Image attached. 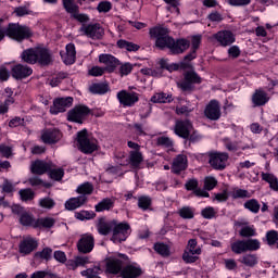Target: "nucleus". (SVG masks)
Instances as JSON below:
<instances>
[{
	"label": "nucleus",
	"mask_w": 278,
	"mask_h": 278,
	"mask_svg": "<svg viewBox=\"0 0 278 278\" xmlns=\"http://www.w3.org/2000/svg\"><path fill=\"white\" fill-rule=\"evenodd\" d=\"M21 58L26 64L39 63L41 66H49L53 63L51 52L46 48H30L22 52Z\"/></svg>",
	"instance_id": "1"
},
{
	"label": "nucleus",
	"mask_w": 278,
	"mask_h": 278,
	"mask_svg": "<svg viewBox=\"0 0 278 278\" xmlns=\"http://www.w3.org/2000/svg\"><path fill=\"white\" fill-rule=\"evenodd\" d=\"M5 36L16 40L17 42H22V40L31 38V29H29L27 26L11 23L7 28H0V42L3 40V38H5Z\"/></svg>",
	"instance_id": "2"
},
{
	"label": "nucleus",
	"mask_w": 278,
	"mask_h": 278,
	"mask_svg": "<svg viewBox=\"0 0 278 278\" xmlns=\"http://www.w3.org/2000/svg\"><path fill=\"white\" fill-rule=\"evenodd\" d=\"M151 38H155V47L157 49H170L174 38L168 36V28L156 26L150 29Z\"/></svg>",
	"instance_id": "3"
},
{
	"label": "nucleus",
	"mask_w": 278,
	"mask_h": 278,
	"mask_svg": "<svg viewBox=\"0 0 278 278\" xmlns=\"http://www.w3.org/2000/svg\"><path fill=\"white\" fill-rule=\"evenodd\" d=\"M260 249V241L257 239L239 240L231 244L232 253L240 255L247 251H257Z\"/></svg>",
	"instance_id": "4"
},
{
	"label": "nucleus",
	"mask_w": 278,
	"mask_h": 278,
	"mask_svg": "<svg viewBox=\"0 0 278 278\" xmlns=\"http://www.w3.org/2000/svg\"><path fill=\"white\" fill-rule=\"evenodd\" d=\"M227 160L229 154L225 152H210L208 164L214 170H225L227 168Z\"/></svg>",
	"instance_id": "5"
},
{
	"label": "nucleus",
	"mask_w": 278,
	"mask_h": 278,
	"mask_svg": "<svg viewBox=\"0 0 278 278\" xmlns=\"http://www.w3.org/2000/svg\"><path fill=\"white\" fill-rule=\"evenodd\" d=\"M78 148L83 153H94L97 151V144L88 139V130L84 129L77 134Z\"/></svg>",
	"instance_id": "6"
},
{
	"label": "nucleus",
	"mask_w": 278,
	"mask_h": 278,
	"mask_svg": "<svg viewBox=\"0 0 278 278\" xmlns=\"http://www.w3.org/2000/svg\"><path fill=\"white\" fill-rule=\"evenodd\" d=\"M129 229H131V226H129V223L124 222V223L117 224V222L115 220V225L113 226V236L111 240H113V242L115 243L125 242V240H127L129 236Z\"/></svg>",
	"instance_id": "7"
},
{
	"label": "nucleus",
	"mask_w": 278,
	"mask_h": 278,
	"mask_svg": "<svg viewBox=\"0 0 278 278\" xmlns=\"http://www.w3.org/2000/svg\"><path fill=\"white\" fill-rule=\"evenodd\" d=\"M192 84H201V77L194 71L185 73V80L180 83L178 86L185 92H192L194 90Z\"/></svg>",
	"instance_id": "8"
},
{
	"label": "nucleus",
	"mask_w": 278,
	"mask_h": 278,
	"mask_svg": "<svg viewBox=\"0 0 278 278\" xmlns=\"http://www.w3.org/2000/svg\"><path fill=\"white\" fill-rule=\"evenodd\" d=\"M90 114V109L86 105L75 106L73 110L68 112L67 119L73 123H84V118Z\"/></svg>",
	"instance_id": "9"
},
{
	"label": "nucleus",
	"mask_w": 278,
	"mask_h": 278,
	"mask_svg": "<svg viewBox=\"0 0 278 278\" xmlns=\"http://www.w3.org/2000/svg\"><path fill=\"white\" fill-rule=\"evenodd\" d=\"M123 266H125L123 258L111 256L105 260V273L108 275H118L123 273Z\"/></svg>",
	"instance_id": "10"
},
{
	"label": "nucleus",
	"mask_w": 278,
	"mask_h": 278,
	"mask_svg": "<svg viewBox=\"0 0 278 278\" xmlns=\"http://www.w3.org/2000/svg\"><path fill=\"white\" fill-rule=\"evenodd\" d=\"M92 249H94V237L92 235H83L77 242L78 252L86 255L92 253Z\"/></svg>",
	"instance_id": "11"
},
{
	"label": "nucleus",
	"mask_w": 278,
	"mask_h": 278,
	"mask_svg": "<svg viewBox=\"0 0 278 278\" xmlns=\"http://www.w3.org/2000/svg\"><path fill=\"white\" fill-rule=\"evenodd\" d=\"M80 31H83L88 38H92V40H99L103 38L104 34V30L100 24H89L87 26L84 25L80 28Z\"/></svg>",
	"instance_id": "12"
},
{
	"label": "nucleus",
	"mask_w": 278,
	"mask_h": 278,
	"mask_svg": "<svg viewBox=\"0 0 278 278\" xmlns=\"http://www.w3.org/2000/svg\"><path fill=\"white\" fill-rule=\"evenodd\" d=\"M117 99L121 105H124V108H131L138 103L140 98L136 92H127L126 90H122L117 93Z\"/></svg>",
	"instance_id": "13"
},
{
	"label": "nucleus",
	"mask_w": 278,
	"mask_h": 278,
	"mask_svg": "<svg viewBox=\"0 0 278 278\" xmlns=\"http://www.w3.org/2000/svg\"><path fill=\"white\" fill-rule=\"evenodd\" d=\"M51 168H55V164L51 161L37 160L30 166L33 175H45V173H49Z\"/></svg>",
	"instance_id": "14"
},
{
	"label": "nucleus",
	"mask_w": 278,
	"mask_h": 278,
	"mask_svg": "<svg viewBox=\"0 0 278 278\" xmlns=\"http://www.w3.org/2000/svg\"><path fill=\"white\" fill-rule=\"evenodd\" d=\"M192 123L188 119L176 122L175 125V134L179 136V138H190V134H192Z\"/></svg>",
	"instance_id": "15"
},
{
	"label": "nucleus",
	"mask_w": 278,
	"mask_h": 278,
	"mask_svg": "<svg viewBox=\"0 0 278 278\" xmlns=\"http://www.w3.org/2000/svg\"><path fill=\"white\" fill-rule=\"evenodd\" d=\"M220 103L216 100L208 102L204 110V115L208 121H218L220 118Z\"/></svg>",
	"instance_id": "16"
},
{
	"label": "nucleus",
	"mask_w": 278,
	"mask_h": 278,
	"mask_svg": "<svg viewBox=\"0 0 278 278\" xmlns=\"http://www.w3.org/2000/svg\"><path fill=\"white\" fill-rule=\"evenodd\" d=\"M73 105V98H59L54 100L53 105L50 108L51 114H60V112H66L67 108Z\"/></svg>",
	"instance_id": "17"
},
{
	"label": "nucleus",
	"mask_w": 278,
	"mask_h": 278,
	"mask_svg": "<svg viewBox=\"0 0 278 278\" xmlns=\"http://www.w3.org/2000/svg\"><path fill=\"white\" fill-rule=\"evenodd\" d=\"M99 62L106 65L104 70H106L108 73H114L116 67L121 66V61L112 54H100Z\"/></svg>",
	"instance_id": "18"
},
{
	"label": "nucleus",
	"mask_w": 278,
	"mask_h": 278,
	"mask_svg": "<svg viewBox=\"0 0 278 278\" xmlns=\"http://www.w3.org/2000/svg\"><path fill=\"white\" fill-rule=\"evenodd\" d=\"M142 275H144L142 267L134 264L124 266L121 273L122 278H140Z\"/></svg>",
	"instance_id": "19"
},
{
	"label": "nucleus",
	"mask_w": 278,
	"mask_h": 278,
	"mask_svg": "<svg viewBox=\"0 0 278 278\" xmlns=\"http://www.w3.org/2000/svg\"><path fill=\"white\" fill-rule=\"evenodd\" d=\"M41 140L45 142V144H55L62 140V132L59 129L43 130Z\"/></svg>",
	"instance_id": "20"
},
{
	"label": "nucleus",
	"mask_w": 278,
	"mask_h": 278,
	"mask_svg": "<svg viewBox=\"0 0 278 278\" xmlns=\"http://www.w3.org/2000/svg\"><path fill=\"white\" fill-rule=\"evenodd\" d=\"M34 71L31 67L23 64H16L11 70V75L14 79H25L31 75Z\"/></svg>",
	"instance_id": "21"
},
{
	"label": "nucleus",
	"mask_w": 278,
	"mask_h": 278,
	"mask_svg": "<svg viewBox=\"0 0 278 278\" xmlns=\"http://www.w3.org/2000/svg\"><path fill=\"white\" fill-rule=\"evenodd\" d=\"M215 40L222 45V47H229L236 42V36L229 30H220L214 35Z\"/></svg>",
	"instance_id": "22"
},
{
	"label": "nucleus",
	"mask_w": 278,
	"mask_h": 278,
	"mask_svg": "<svg viewBox=\"0 0 278 278\" xmlns=\"http://www.w3.org/2000/svg\"><path fill=\"white\" fill-rule=\"evenodd\" d=\"M190 49V40L187 39H177L173 41L169 51L173 53V55H179L184 53L185 51H188Z\"/></svg>",
	"instance_id": "23"
},
{
	"label": "nucleus",
	"mask_w": 278,
	"mask_h": 278,
	"mask_svg": "<svg viewBox=\"0 0 278 278\" xmlns=\"http://www.w3.org/2000/svg\"><path fill=\"white\" fill-rule=\"evenodd\" d=\"M186 168H188V157L184 154L177 155L172 164V173L179 175Z\"/></svg>",
	"instance_id": "24"
},
{
	"label": "nucleus",
	"mask_w": 278,
	"mask_h": 278,
	"mask_svg": "<svg viewBox=\"0 0 278 278\" xmlns=\"http://www.w3.org/2000/svg\"><path fill=\"white\" fill-rule=\"evenodd\" d=\"M268 101H270V97H268V93L262 89H256L252 94V103L254 104V108L266 105Z\"/></svg>",
	"instance_id": "25"
},
{
	"label": "nucleus",
	"mask_w": 278,
	"mask_h": 278,
	"mask_svg": "<svg viewBox=\"0 0 278 278\" xmlns=\"http://www.w3.org/2000/svg\"><path fill=\"white\" fill-rule=\"evenodd\" d=\"M66 52H60V55L64 62V64L71 65L75 64V58L77 55V52L75 51V45L68 43L66 46Z\"/></svg>",
	"instance_id": "26"
},
{
	"label": "nucleus",
	"mask_w": 278,
	"mask_h": 278,
	"mask_svg": "<svg viewBox=\"0 0 278 278\" xmlns=\"http://www.w3.org/2000/svg\"><path fill=\"white\" fill-rule=\"evenodd\" d=\"M38 249V241L29 238L20 243V253H23L24 255H29L33 251H36Z\"/></svg>",
	"instance_id": "27"
},
{
	"label": "nucleus",
	"mask_w": 278,
	"mask_h": 278,
	"mask_svg": "<svg viewBox=\"0 0 278 278\" xmlns=\"http://www.w3.org/2000/svg\"><path fill=\"white\" fill-rule=\"evenodd\" d=\"M186 190H193V194L195 197H210V193L203 189H197L199 188V181L194 178L189 179L185 185Z\"/></svg>",
	"instance_id": "28"
},
{
	"label": "nucleus",
	"mask_w": 278,
	"mask_h": 278,
	"mask_svg": "<svg viewBox=\"0 0 278 278\" xmlns=\"http://www.w3.org/2000/svg\"><path fill=\"white\" fill-rule=\"evenodd\" d=\"M88 201V197L79 195L77 198H71L65 202V210H77V207H81Z\"/></svg>",
	"instance_id": "29"
},
{
	"label": "nucleus",
	"mask_w": 278,
	"mask_h": 278,
	"mask_svg": "<svg viewBox=\"0 0 278 278\" xmlns=\"http://www.w3.org/2000/svg\"><path fill=\"white\" fill-rule=\"evenodd\" d=\"M88 256H76L74 260H68L65 264L67 270H77L79 266H85L88 264Z\"/></svg>",
	"instance_id": "30"
},
{
	"label": "nucleus",
	"mask_w": 278,
	"mask_h": 278,
	"mask_svg": "<svg viewBox=\"0 0 278 278\" xmlns=\"http://www.w3.org/2000/svg\"><path fill=\"white\" fill-rule=\"evenodd\" d=\"M114 225H116V220L105 222L100 219L98 224V231L101 236H108V233L114 229Z\"/></svg>",
	"instance_id": "31"
},
{
	"label": "nucleus",
	"mask_w": 278,
	"mask_h": 278,
	"mask_svg": "<svg viewBox=\"0 0 278 278\" xmlns=\"http://www.w3.org/2000/svg\"><path fill=\"white\" fill-rule=\"evenodd\" d=\"M37 220L34 215L29 214L28 212L23 213L20 216V223L23 227H33L36 229Z\"/></svg>",
	"instance_id": "32"
},
{
	"label": "nucleus",
	"mask_w": 278,
	"mask_h": 278,
	"mask_svg": "<svg viewBox=\"0 0 278 278\" xmlns=\"http://www.w3.org/2000/svg\"><path fill=\"white\" fill-rule=\"evenodd\" d=\"M89 90L92 94H105L110 92V85L106 83L93 84L90 86Z\"/></svg>",
	"instance_id": "33"
},
{
	"label": "nucleus",
	"mask_w": 278,
	"mask_h": 278,
	"mask_svg": "<svg viewBox=\"0 0 278 278\" xmlns=\"http://www.w3.org/2000/svg\"><path fill=\"white\" fill-rule=\"evenodd\" d=\"M55 225V219L52 217H42L37 219L36 229H51Z\"/></svg>",
	"instance_id": "34"
},
{
	"label": "nucleus",
	"mask_w": 278,
	"mask_h": 278,
	"mask_svg": "<svg viewBox=\"0 0 278 278\" xmlns=\"http://www.w3.org/2000/svg\"><path fill=\"white\" fill-rule=\"evenodd\" d=\"M129 162L132 168H138L140 164L143 162L142 152L140 151H130L129 153Z\"/></svg>",
	"instance_id": "35"
},
{
	"label": "nucleus",
	"mask_w": 278,
	"mask_h": 278,
	"mask_svg": "<svg viewBox=\"0 0 278 278\" xmlns=\"http://www.w3.org/2000/svg\"><path fill=\"white\" fill-rule=\"evenodd\" d=\"M114 207V200L110 198L103 199L100 203L96 205V212H105Z\"/></svg>",
	"instance_id": "36"
},
{
	"label": "nucleus",
	"mask_w": 278,
	"mask_h": 278,
	"mask_svg": "<svg viewBox=\"0 0 278 278\" xmlns=\"http://www.w3.org/2000/svg\"><path fill=\"white\" fill-rule=\"evenodd\" d=\"M172 101H173V96L172 94H166L164 92L155 93L151 98L152 103H172Z\"/></svg>",
	"instance_id": "37"
},
{
	"label": "nucleus",
	"mask_w": 278,
	"mask_h": 278,
	"mask_svg": "<svg viewBox=\"0 0 278 278\" xmlns=\"http://www.w3.org/2000/svg\"><path fill=\"white\" fill-rule=\"evenodd\" d=\"M239 262L244 266H249L250 268H253V266L257 265V255L245 254L239 260Z\"/></svg>",
	"instance_id": "38"
},
{
	"label": "nucleus",
	"mask_w": 278,
	"mask_h": 278,
	"mask_svg": "<svg viewBox=\"0 0 278 278\" xmlns=\"http://www.w3.org/2000/svg\"><path fill=\"white\" fill-rule=\"evenodd\" d=\"M262 179L264 181H267L269 184V187L271 190H275V192H278V179L273 174H262Z\"/></svg>",
	"instance_id": "39"
},
{
	"label": "nucleus",
	"mask_w": 278,
	"mask_h": 278,
	"mask_svg": "<svg viewBox=\"0 0 278 278\" xmlns=\"http://www.w3.org/2000/svg\"><path fill=\"white\" fill-rule=\"evenodd\" d=\"M78 194H83L81 197H86V194H92L94 192V186L91 182H84L83 185L78 186L76 189Z\"/></svg>",
	"instance_id": "40"
},
{
	"label": "nucleus",
	"mask_w": 278,
	"mask_h": 278,
	"mask_svg": "<svg viewBox=\"0 0 278 278\" xmlns=\"http://www.w3.org/2000/svg\"><path fill=\"white\" fill-rule=\"evenodd\" d=\"M117 47L119 49H126V51H138L140 49V46L123 39L117 41Z\"/></svg>",
	"instance_id": "41"
},
{
	"label": "nucleus",
	"mask_w": 278,
	"mask_h": 278,
	"mask_svg": "<svg viewBox=\"0 0 278 278\" xmlns=\"http://www.w3.org/2000/svg\"><path fill=\"white\" fill-rule=\"evenodd\" d=\"M185 251L195 255H201V247L198 245L197 239H190Z\"/></svg>",
	"instance_id": "42"
},
{
	"label": "nucleus",
	"mask_w": 278,
	"mask_h": 278,
	"mask_svg": "<svg viewBox=\"0 0 278 278\" xmlns=\"http://www.w3.org/2000/svg\"><path fill=\"white\" fill-rule=\"evenodd\" d=\"M63 5L66 12H68V14H72V16L79 12V7L73 0H63Z\"/></svg>",
	"instance_id": "43"
},
{
	"label": "nucleus",
	"mask_w": 278,
	"mask_h": 278,
	"mask_svg": "<svg viewBox=\"0 0 278 278\" xmlns=\"http://www.w3.org/2000/svg\"><path fill=\"white\" fill-rule=\"evenodd\" d=\"M152 203L153 201L151 200V198L147 195L139 197L138 199V207L143 211L151 210Z\"/></svg>",
	"instance_id": "44"
},
{
	"label": "nucleus",
	"mask_w": 278,
	"mask_h": 278,
	"mask_svg": "<svg viewBox=\"0 0 278 278\" xmlns=\"http://www.w3.org/2000/svg\"><path fill=\"white\" fill-rule=\"evenodd\" d=\"M180 218L191 219L194 218V210L190 206H185L178 211Z\"/></svg>",
	"instance_id": "45"
},
{
	"label": "nucleus",
	"mask_w": 278,
	"mask_h": 278,
	"mask_svg": "<svg viewBox=\"0 0 278 278\" xmlns=\"http://www.w3.org/2000/svg\"><path fill=\"white\" fill-rule=\"evenodd\" d=\"M154 250L159 255H162L163 257H168L170 255V250L168 249V245L164 243H155L154 244Z\"/></svg>",
	"instance_id": "46"
},
{
	"label": "nucleus",
	"mask_w": 278,
	"mask_h": 278,
	"mask_svg": "<svg viewBox=\"0 0 278 278\" xmlns=\"http://www.w3.org/2000/svg\"><path fill=\"white\" fill-rule=\"evenodd\" d=\"M244 207L245 210H250V212H253V214H257V212H260V202H257V200L252 199L249 200L244 203Z\"/></svg>",
	"instance_id": "47"
},
{
	"label": "nucleus",
	"mask_w": 278,
	"mask_h": 278,
	"mask_svg": "<svg viewBox=\"0 0 278 278\" xmlns=\"http://www.w3.org/2000/svg\"><path fill=\"white\" fill-rule=\"evenodd\" d=\"M239 235L241 238H253V236H256L255 228L253 226H243Z\"/></svg>",
	"instance_id": "48"
},
{
	"label": "nucleus",
	"mask_w": 278,
	"mask_h": 278,
	"mask_svg": "<svg viewBox=\"0 0 278 278\" xmlns=\"http://www.w3.org/2000/svg\"><path fill=\"white\" fill-rule=\"evenodd\" d=\"M51 255H53V250L51 248H45L41 252H37L35 254V257L39 260H46V262H49Z\"/></svg>",
	"instance_id": "49"
},
{
	"label": "nucleus",
	"mask_w": 278,
	"mask_h": 278,
	"mask_svg": "<svg viewBox=\"0 0 278 278\" xmlns=\"http://www.w3.org/2000/svg\"><path fill=\"white\" fill-rule=\"evenodd\" d=\"M20 197L22 201H34L36 193L31 189H21Z\"/></svg>",
	"instance_id": "50"
},
{
	"label": "nucleus",
	"mask_w": 278,
	"mask_h": 278,
	"mask_svg": "<svg viewBox=\"0 0 278 278\" xmlns=\"http://www.w3.org/2000/svg\"><path fill=\"white\" fill-rule=\"evenodd\" d=\"M48 173H50V177L51 179H54V181H61L62 177H64L63 168L55 169V167H52Z\"/></svg>",
	"instance_id": "51"
},
{
	"label": "nucleus",
	"mask_w": 278,
	"mask_h": 278,
	"mask_svg": "<svg viewBox=\"0 0 278 278\" xmlns=\"http://www.w3.org/2000/svg\"><path fill=\"white\" fill-rule=\"evenodd\" d=\"M156 144L157 147H164V149H173V140L168 137H159Z\"/></svg>",
	"instance_id": "52"
},
{
	"label": "nucleus",
	"mask_w": 278,
	"mask_h": 278,
	"mask_svg": "<svg viewBox=\"0 0 278 278\" xmlns=\"http://www.w3.org/2000/svg\"><path fill=\"white\" fill-rule=\"evenodd\" d=\"M39 205L45 210H53L55 207V201L51 198H43L39 201Z\"/></svg>",
	"instance_id": "53"
},
{
	"label": "nucleus",
	"mask_w": 278,
	"mask_h": 278,
	"mask_svg": "<svg viewBox=\"0 0 278 278\" xmlns=\"http://www.w3.org/2000/svg\"><path fill=\"white\" fill-rule=\"evenodd\" d=\"M182 260L186 262V264H194L197 260H199V254H194L192 252H184Z\"/></svg>",
	"instance_id": "54"
},
{
	"label": "nucleus",
	"mask_w": 278,
	"mask_h": 278,
	"mask_svg": "<svg viewBox=\"0 0 278 278\" xmlns=\"http://www.w3.org/2000/svg\"><path fill=\"white\" fill-rule=\"evenodd\" d=\"M266 240H267V244H269V247H273V244L277 243V241H278L277 230H269L266 233Z\"/></svg>",
	"instance_id": "55"
},
{
	"label": "nucleus",
	"mask_w": 278,
	"mask_h": 278,
	"mask_svg": "<svg viewBox=\"0 0 278 278\" xmlns=\"http://www.w3.org/2000/svg\"><path fill=\"white\" fill-rule=\"evenodd\" d=\"M201 214L203 218H206L208 220L212 218H216V211L212 206H207L204 210H202Z\"/></svg>",
	"instance_id": "56"
},
{
	"label": "nucleus",
	"mask_w": 278,
	"mask_h": 278,
	"mask_svg": "<svg viewBox=\"0 0 278 278\" xmlns=\"http://www.w3.org/2000/svg\"><path fill=\"white\" fill-rule=\"evenodd\" d=\"M218 181L214 177H206L204 180L205 190H214L216 188Z\"/></svg>",
	"instance_id": "57"
},
{
	"label": "nucleus",
	"mask_w": 278,
	"mask_h": 278,
	"mask_svg": "<svg viewBox=\"0 0 278 278\" xmlns=\"http://www.w3.org/2000/svg\"><path fill=\"white\" fill-rule=\"evenodd\" d=\"M14 103V98H9L4 101V103L0 104V114H7L8 110H10V105Z\"/></svg>",
	"instance_id": "58"
},
{
	"label": "nucleus",
	"mask_w": 278,
	"mask_h": 278,
	"mask_svg": "<svg viewBox=\"0 0 278 278\" xmlns=\"http://www.w3.org/2000/svg\"><path fill=\"white\" fill-rule=\"evenodd\" d=\"M97 10L100 13L101 12H104V13L110 12V10H112V3L109 1H102L98 4Z\"/></svg>",
	"instance_id": "59"
},
{
	"label": "nucleus",
	"mask_w": 278,
	"mask_h": 278,
	"mask_svg": "<svg viewBox=\"0 0 278 278\" xmlns=\"http://www.w3.org/2000/svg\"><path fill=\"white\" fill-rule=\"evenodd\" d=\"M105 71L106 70L103 67L94 66L89 70V75H91V77H101V75H103Z\"/></svg>",
	"instance_id": "60"
},
{
	"label": "nucleus",
	"mask_w": 278,
	"mask_h": 278,
	"mask_svg": "<svg viewBox=\"0 0 278 278\" xmlns=\"http://www.w3.org/2000/svg\"><path fill=\"white\" fill-rule=\"evenodd\" d=\"M2 191L7 192L10 194V192H14V185L10 182V180L5 179L1 186Z\"/></svg>",
	"instance_id": "61"
},
{
	"label": "nucleus",
	"mask_w": 278,
	"mask_h": 278,
	"mask_svg": "<svg viewBox=\"0 0 278 278\" xmlns=\"http://www.w3.org/2000/svg\"><path fill=\"white\" fill-rule=\"evenodd\" d=\"M132 70H134V66H131V64L125 63L119 67V73L122 76L129 75V73H131Z\"/></svg>",
	"instance_id": "62"
},
{
	"label": "nucleus",
	"mask_w": 278,
	"mask_h": 278,
	"mask_svg": "<svg viewBox=\"0 0 278 278\" xmlns=\"http://www.w3.org/2000/svg\"><path fill=\"white\" fill-rule=\"evenodd\" d=\"M24 123H25V119L21 117H15L9 122V127H12V128L21 127V125H24Z\"/></svg>",
	"instance_id": "63"
},
{
	"label": "nucleus",
	"mask_w": 278,
	"mask_h": 278,
	"mask_svg": "<svg viewBox=\"0 0 278 278\" xmlns=\"http://www.w3.org/2000/svg\"><path fill=\"white\" fill-rule=\"evenodd\" d=\"M54 260H56V262H61V264H64V262H66V254L62 251H55Z\"/></svg>",
	"instance_id": "64"
}]
</instances>
